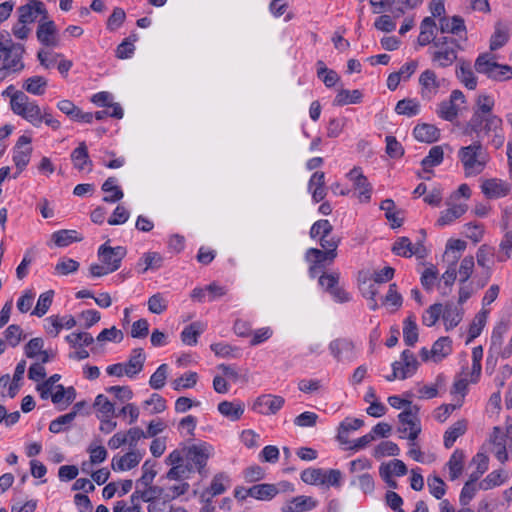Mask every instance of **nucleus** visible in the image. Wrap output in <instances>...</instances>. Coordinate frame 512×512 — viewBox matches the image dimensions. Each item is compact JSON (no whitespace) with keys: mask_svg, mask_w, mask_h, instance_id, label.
Wrapping results in <instances>:
<instances>
[{"mask_svg":"<svg viewBox=\"0 0 512 512\" xmlns=\"http://www.w3.org/2000/svg\"><path fill=\"white\" fill-rule=\"evenodd\" d=\"M456 76L464 86L470 90H474L477 86V79L471 69L469 62L465 60L459 61V66L456 69Z\"/></svg>","mask_w":512,"mask_h":512,"instance_id":"nucleus-20","label":"nucleus"},{"mask_svg":"<svg viewBox=\"0 0 512 512\" xmlns=\"http://www.w3.org/2000/svg\"><path fill=\"white\" fill-rule=\"evenodd\" d=\"M414 137L420 142L432 143L438 140L439 130L431 124H418L413 130Z\"/></svg>","mask_w":512,"mask_h":512,"instance_id":"nucleus-21","label":"nucleus"},{"mask_svg":"<svg viewBox=\"0 0 512 512\" xmlns=\"http://www.w3.org/2000/svg\"><path fill=\"white\" fill-rule=\"evenodd\" d=\"M198 375L196 372H188L185 375L175 379L173 381V388L177 391L181 389L192 388L196 385Z\"/></svg>","mask_w":512,"mask_h":512,"instance_id":"nucleus-60","label":"nucleus"},{"mask_svg":"<svg viewBox=\"0 0 512 512\" xmlns=\"http://www.w3.org/2000/svg\"><path fill=\"white\" fill-rule=\"evenodd\" d=\"M494 99L486 94L477 97L476 107L470 120L464 128V134L472 136L476 134L480 138L481 133L488 135L490 132H496L502 126V119L492 113Z\"/></svg>","mask_w":512,"mask_h":512,"instance_id":"nucleus-1","label":"nucleus"},{"mask_svg":"<svg viewBox=\"0 0 512 512\" xmlns=\"http://www.w3.org/2000/svg\"><path fill=\"white\" fill-rule=\"evenodd\" d=\"M293 507L289 508L291 512H302L316 507V501L312 497L297 496L292 500Z\"/></svg>","mask_w":512,"mask_h":512,"instance_id":"nucleus-57","label":"nucleus"},{"mask_svg":"<svg viewBox=\"0 0 512 512\" xmlns=\"http://www.w3.org/2000/svg\"><path fill=\"white\" fill-rule=\"evenodd\" d=\"M56 32L55 24L53 21L42 23L37 29L38 40L46 46H56L54 34Z\"/></svg>","mask_w":512,"mask_h":512,"instance_id":"nucleus-33","label":"nucleus"},{"mask_svg":"<svg viewBox=\"0 0 512 512\" xmlns=\"http://www.w3.org/2000/svg\"><path fill=\"white\" fill-rule=\"evenodd\" d=\"M458 157L466 176L480 174L489 161V155L479 138L470 145L461 147L458 151Z\"/></svg>","mask_w":512,"mask_h":512,"instance_id":"nucleus-2","label":"nucleus"},{"mask_svg":"<svg viewBox=\"0 0 512 512\" xmlns=\"http://www.w3.org/2000/svg\"><path fill=\"white\" fill-rule=\"evenodd\" d=\"M11 110L34 127H39L42 123L41 108L35 101H31L24 92H18L12 97Z\"/></svg>","mask_w":512,"mask_h":512,"instance_id":"nucleus-5","label":"nucleus"},{"mask_svg":"<svg viewBox=\"0 0 512 512\" xmlns=\"http://www.w3.org/2000/svg\"><path fill=\"white\" fill-rule=\"evenodd\" d=\"M483 194L489 199H496L506 196L509 191V184L500 179H487L481 185Z\"/></svg>","mask_w":512,"mask_h":512,"instance_id":"nucleus-11","label":"nucleus"},{"mask_svg":"<svg viewBox=\"0 0 512 512\" xmlns=\"http://www.w3.org/2000/svg\"><path fill=\"white\" fill-rule=\"evenodd\" d=\"M53 295L54 292L52 290L42 293L38 298L36 307L34 308L32 314L38 317L44 316L52 304Z\"/></svg>","mask_w":512,"mask_h":512,"instance_id":"nucleus-51","label":"nucleus"},{"mask_svg":"<svg viewBox=\"0 0 512 512\" xmlns=\"http://www.w3.org/2000/svg\"><path fill=\"white\" fill-rule=\"evenodd\" d=\"M168 376V365L161 364L151 375L149 385L155 390L162 389Z\"/></svg>","mask_w":512,"mask_h":512,"instance_id":"nucleus-52","label":"nucleus"},{"mask_svg":"<svg viewBox=\"0 0 512 512\" xmlns=\"http://www.w3.org/2000/svg\"><path fill=\"white\" fill-rule=\"evenodd\" d=\"M46 321L51 323L53 327H56V331L48 329V333L51 334L53 337L58 336L62 328L71 329L76 325V320L71 315H67L62 318H60L59 316H50L46 319Z\"/></svg>","mask_w":512,"mask_h":512,"instance_id":"nucleus-37","label":"nucleus"},{"mask_svg":"<svg viewBox=\"0 0 512 512\" xmlns=\"http://www.w3.org/2000/svg\"><path fill=\"white\" fill-rule=\"evenodd\" d=\"M71 160L73 165L79 171H84L87 168L88 172L92 171V161L89 157L88 148L85 142L79 143L71 153Z\"/></svg>","mask_w":512,"mask_h":512,"instance_id":"nucleus-16","label":"nucleus"},{"mask_svg":"<svg viewBox=\"0 0 512 512\" xmlns=\"http://www.w3.org/2000/svg\"><path fill=\"white\" fill-rule=\"evenodd\" d=\"M444 151L441 146H433L428 155L422 159L421 165L425 172H429L430 168L442 163Z\"/></svg>","mask_w":512,"mask_h":512,"instance_id":"nucleus-41","label":"nucleus"},{"mask_svg":"<svg viewBox=\"0 0 512 512\" xmlns=\"http://www.w3.org/2000/svg\"><path fill=\"white\" fill-rule=\"evenodd\" d=\"M350 485L358 486L360 490L365 494H371L375 488L374 479L369 473H363L354 477L350 481Z\"/></svg>","mask_w":512,"mask_h":512,"instance_id":"nucleus-49","label":"nucleus"},{"mask_svg":"<svg viewBox=\"0 0 512 512\" xmlns=\"http://www.w3.org/2000/svg\"><path fill=\"white\" fill-rule=\"evenodd\" d=\"M380 209L385 211V216L391 222L392 228H398L402 225L403 219L398 216V212H394L395 203L392 199L382 201Z\"/></svg>","mask_w":512,"mask_h":512,"instance_id":"nucleus-46","label":"nucleus"},{"mask_svg":"<svg viewBox=\"0 0 512 512\" xmlns=\"http://www.w3.org/2000/svg\"><path fill=\"white\" fill-rule=\"evenodd\" d=\"M392 252L402 257L418 255V250H414V246L408 237L398 238L392 246Z\"/></svg>","mask_w":512,"mask_h":512,"instance_id":"nucleus-44","label":"nucleus"},{"mask_svg":"<svg viewBox=\"0 0 512 512\" xmlns=\"http://www.w3.org/2000/svg\"><path fill=\"white\" fill-rule=\"evenodd\" d=\"M442 316V304L435 303L431 305L422 316V323L428 327L433 326Z\"/></svg>","mask_w":512,"mask_h":512,"instance_id":"nucleus-56","label":"nucleus"},{"mask_svg":"<svg viewBox=\"0 0 512 512\" xmlns=\"http://www.w3.org/2000/svg\"><path fill=\"white\" fill-rule=\"evenodd\" d=\"M245 410V405L242 402L222 401L218 404V411L231 421L239 420Z\"/></svg>","mask_w":512,"mask_h":512,"instance_id":"nucleus-18","label":"nucleus"},{"mask_svg":"<svg viewBox=\"0 0 512 512\" xmlns=\"http://www.w3.org/2000/svg\"><path fill=\"white\" fill-rule=\"evenodd\" d=\"M395 111L399 115L412 117L420 112V104L416 99L405 98L398 101Z\"/></svg>","mask_w":512,"mask_h":512,"instance_id":"nucleus-40","label":"nucleus"},{"mask_svg":"<svg viewBox=\"0 0 512 512\" xmlns=\"http://www.w3.org/2000/svg\"><path fill=\"white\" fill-rule=\"evenodd\" d=\"M126 248L122 246L111 247L107 243L98 249V257L111 273L118 270L123 258L126 256Z\"/></svg>","mask_w":512,"mask_h":512,"instance_id":"nucleus-8","label":"nucleus"},{"mask_svg":"<svg viewBox=\"0 0 512 512\" xmlns=\"http://www.w3.org/2000/svg\"><path fill=\"white\" fill-rule=\"evenodd\" d=\"M147 304L148 310L154 314H162L168 307V302L161 293L152 295Z\"/></svg>","mask_w":512,"mask_h":512,"instance_id":"nucleus-58","label":"nucleus"},{"mask_svg":"<svg viewBox=\"0 0 512 512\" xmlns=\"http://www.w3.org/2000/svg\"><path fill=\"white\" fill-rule=\"evenodd\" d=\"M467 210V205H454L441 212L440 217L437 220L438 226H445L452 223L454 220L461 217Z\"/></svg>","mask_w":512,"mask_h":512,"instance_id":"nucleus-35","label":"nucleus"},{"mask_svg":"<svg viewBox=\"0 0 512 512\" xmlns=\"http://www.w3.org/2000/svg\"><path fill=\"white\" fill-rule=\"evenodd\" d=\"M488 312V310L482 309L475 315L472 323L469 326L468 338L466 340L467 344L473 341L481 334L487 321Z\"/></svg>","mask_w":512,"mask_h":512,"instance_id":"nucleus-30","label":"nucleus"},{"mask_svg":"<svg viewBox=\"0 0 512 512\" xmlns=\"http://www.w3.org/2000/svg\"><path fill=\"white\" fill-rule=\"evenodd\" d=\"M511 22L499 20L495 23V31L490 38V50L495 51L503 47L509 40Z\"/></svg>","mask_w":512,"mask_h":512,"instance_id":"nucleus-12","label":"nucleus"},{"mask_svg":"<svg viewBox=\"0 0 512 512\" xmlns=\"http://www.w3.org/2000/svg\"><path fill=\"white\" fill-rule=\"evenodd\" d=\"M467 430V422L466 420H458L451 427H449L444 433V446L449 449L451 448L455 441L462 435L465 434Z\"/></svg>","mask_w":512,"mask_h":512,"instance_id":"nucleus-23","label":"nucleus"},{"mask_svg":"<svg viewBox=\"0 0 512 512\" xmlns=\"http://www.w3.org/2000/svg\"><path fill=\"white\" fill-rule=\"evenodd\" d=\"M329 349L332 355L337 359L341 360L342 355L352 356L354 350V344L349 339H336L329 345Z\"/></svg>","mask_w":512,"mask_h":512,"instance_id":"nucleus-31","label":"nucleus"},{"mask_svg":"<svg viewBox=\"0 0 512 512\" xmlns=\"http://www.w3.org/2000/svg\"><path fill=\"white\" fill-rule=\"evenodd\" d=\"M301 480L309 485L326 484L325 470L320 468H307L301 473Z\"/></svg>","mask_w":512,"mask_h":512,"instance_id":"nucleus-36","label":"nucleus"},{"mask_svg":"<svg viewBox=\"0 0 512 512\" xmlns=\"http://www.w3.org/2000/svg\"><path fill=\"white\" fill-rule=\"evenodd\" d=\"M94 407L98 411L97 417H114L116 415L115 412V404L112 403L106 396L103 394H99L95 398Z\"/></svg>","mask_w":512,"mask_h":512,"instance_id":"nucleus-42","label":"nucleus"},{"mask_svg":"<svg viewBox=\"0 0 512 512\" xmlns=\"http://www.w3.org/2000/svg\"><path fill=\"white\" fill-rule=\"evenodd\" d=\"M116 178L109 177L103 184H102V190L105 193L112 192V195L105 196L103 198L104 202L107 203H115L123 198V191L116 185Z\"/></svg>","mask_w":512,"mask_h":512,"instance_id":"nucleus-43","label":"nucleus"},{"mask_svg":"<svg viewBox=\"0 0 512 512\" xmlns=\"http://www.w3.org/2000/svg\"><path fill=\"white\" fill-rule=\"evenodd\" d=\"M465 454L462 450L456 449L451 455L447 465L451 480H456L463 471Z\"/></svg>","mask_w":512,"mask_h":512,"instance_id":"nucleus-32","label":"nucleus"},{"mask_svg":"<svg viewBox=\"0 0 512 512\" xmlns=\"http://www.w3.org/2000/svg\"><path fill=\"white\" fill-rule=\"evenodd\" d=\"M432 361L438 363L447 357L451 351V340L449 337H440L432 345Z\"/></svg>","mask_w":512,"mask_h":512,"instance_id":"nucleus-27","label":"nucleus"},{"mask_svg":"<svg viewBox=\"0 0 512 512\" xmlns=\"http://www.w3.org/2000/svg\"><path fill=\"white\" fill-rule=\"evenodd\" d=\"M427 485L429 492L436 498V499H442V497L446 493V484L437 475L430 476L427 479Z\"/></svg>","mask_w":512,"mask_h":512,"instance_id":"nucleus-55","label":"nucleus"},{"mask_svg":"<svg viewBox=\"0 0 512 512\" xmlns=\"http://www.w3.org/2000/svg\"><path fill=\"white\" fill-rule=\"evenodd\" d=\"M505 478L503 476V470H495L489 473L479 484L478 488L480 490H489L496 486L501 485Z\"/></svg>","mask_w":512,"mask_h":512,"instance_id":"nucleus-50","label":"nucleus"},{"mask_svg":"<svg viewBox=\"0 0 512 512\" xmlns=\"http://www.w3.org/2000/svg\"><path fill=\"white\" fill-rule=\"evenodd\" d=\"M403 339L407 346H414L418 341V327L413 314L408 316L403 323Z\"/></svg>","mask_w":512,"mask_h":512,"instance_id":"nucleus-29","label":"nucleus"},{"mask_svg":"<svg viewBox=\"0 0 512 512\" xmlns=\"http://www.w3.org/2000/svg\"><path fill=\"white\" fill-rule=\"evenodd\" d=\"M140 462V458L138 456V454L134 451H130L128 453H126L125 455L117 458V457H114L112 459V469L113 470H119V471H124V470H130L134 467H136Z\"/></svg>","mask_w":512,"mask_h":512,"instance_id":"nucleus-24","label":"nucleus"},{"mask_svg":"<svg viewBox=\"0 0 512 512\" xmlns=\"http://www.w3.org/2000/svg\"><path fill=\"white\" fill-rule=\"evenodd\" d=\"M509 330V323L508 321H500L497 323V325L494 327L492 335H491V345H490V352L496 353L499 355L502 344H503V337Z\"/></svg>","mask_w":512,"mask_h":512,"instance_id":"nucleus-25","label":"nucleus"},{"mask_svg":"<svg viewBox=\"0 0 512 512\" xmlns=\"http://www.w3.org/2000/svg\"><path fill=\"white\" fill-rule=\"evenodd\" d=\"M144 489L141 490L140 497H142V501L150 503L151 501H158L160 499H163V492L162 486H153L150 484L149 486L143 487Z\"/></svg>","mask_w":512,"mask_h":512,"instance_id":"nucleus-62","label":"nucleus"},{"mask_svg":"<svg viewBox=\"0 0 512 512\" xmlns=\"http://www.w3.org/2000/svg\"><path fill=\"white\" fill-rule=\"evenodd\" d=\"M145 360L146 356L142 348L133 349L128 362L124 364L125 375L132 378L139 374L143 370Z\"/></svg>","mask_w":512,"mask_h":512,"instance_id":"nucleus-17","label":"nucleus"},{"mask_svg":"<svg viewBox=\"0 0 512 512\" xmlns=\"http://www.w3.org/2000/svg\"><path fill=\"white\" fill-rule=\"evenodd\" d=\"M189 488H190L189 483L185 482V481H182L177 484L162 487V489L164 490L163 499L172 501V500L178 498L179 496L187 493Z\"/></svg>","mask_w":512,"mask_h":512,"instance_id":"nucleus-48","label":"nucleus"},{"mask_svg":"<svg viewBox=\"0 0 512 512\" xmlns=\"http://www.w3.org/2000/svg\"><path fill=\"white\" fill-rule=\"evenodd\" d=\"M419 84L421 86V96L423 99L430 100L437 94L440 88V80L437 78L436 73L431 69L423 71L419 77Z\"/></svg>","mask_w":512,"mask_h":512,"instance_id":"nucleus-10","label":"nucleus"},{"mask_svg":"<svg viewBox=\"0 0 512 512\" xmlns=\"http://www.w3.org/2000/svg\"><path fill=\"white\" fill-rule=\"evenodd\" d=\"M125 19V11L120 7H115L107 20V29L110 31L118 29L124 23Z\"/></svg>","mask_w":512,"mask_h":512,"instance_id":"nucleus-64","label":"nucleus"},{"mask_svg":"<svg viewBox=\"0 0 512 512\" xmlns=\"http://www.w3.org/2000/svg\"><path fill=\"white\" fill-rule=\"evenodd\" d=\"M285 403V399L279 395L263 394L256 398L252 409L262 415H275Z\"/></svg>","mask_w":512,"mask_h":512,"instance_id":"nucleus-9","label":"nucleus"},{"mask_svg":"<svg viewBox=\"0 0 512 512\" xmlns=\"http://www.w3.org/2000/svg\"><path fill=\"white\" fill-rule=\"evenodd\" d=\"M475 70L494 81H507L512 79V66L499 64L490 53L480 54L475 60Z\"/></svg>","mask_w":512,"mask_h":512,"instance_id":"nucleus-4","label":"nucleus"},{"mask_svg":"<svg viewBox=\"0 0 512 512\" xmlns=\"http://www.w3.org/2000/svg\"><path fill=\"white\" fill-rule=\"evenodd\" d=\"M52 240L58 247H65L73 242H79L82 237L75 230H59L52 234Z\"/></svg>","mask_w":512,"mask_h":512,"instance_id":"nucleus-39","label":"nucleus"},{"mask_svg":"<svg viewBox=\"0 0 512 512\" xmlns=\"http://www.w3.org/2000/svg\"><path fill=\"white\" fill-rule=\"evenodd\" d=\"M439 29L441 33H450L459 35L460 32L466 31L464 19L460 16H453L451 19L443 17L439 20Z\"/></svg>","mask_w":512,"mask_h":512,"instance_id":"nucleus-22","label":"nucleus"},{"mask_svg":"<svg viewBox=\"0 0 512 512\" xmlns=\"http://www.w3.org/2000/svg\"><path fill=\"white\" fill-rule=\"evenodd\" d=\"M213 448L206 442L195 444L184 449L187 463L195 464L199 474H205V466L211 456Z\"/></svg>","mask_w":512,"mask_h":512,"instance_id":"nucleus-7","label":"nucleus"},{"mask_svg":"<svg viewBox=\"0 0 512 512\" xmlns=\"http://www.w3.org/2000/svg\"><path fill=\"white\" fill-rule=\"evenodd\" d=\"M193 471V466L189 463L172 466V468L166 473L165 478L167 480L183 481L189 477V474Z\"/></svg>","mask_w":512,"mask_h":512,"instance_id":"nucleus-47","label":"nucleus"},{"mask_svg":"<svg viewBox=\"0 0 512 512\" xmlns=\"http://www.w3.org/2000/svg\"><path fill=\"white\" fill-rule=\"evenodd\" d=\"M5 339L12 347H16L24 338L23 330L19 325L12 324L4 332Z\"/></svg>","mask_w":512,"mask_h":512,"instance_id":"nucleus-59","label":"nucleus"},{"mask_svg":"<svg viewBox=\"0 0 512 512\" xmlns=\"http://www.w3.org/2000/svg\"><path fill=\"white\" fill-rule=\"evenodd\" d=\"M348 177L354 183L355 188L360 190L359 199L368 202L371 198L372 187L361 170L356 167L353 168L348 173Z\"/></svg>","mask_w":512,"mask_h":512,"instance_id":"nucleus-13","label":"nucleus"},{"mask_svg":"<svg viewBox=\"0 0 512 512\" xmlns=\"http://www.w3.org/2000/svg\"><path fill=\"white\" fill-rule=\"evenodd\" d=\"M142 476L136 481V487H146L152 484L157 472L154 470L153 466L149 464V461H146L142 465Z\"/></svg>","mask_w":512,"mask_h":512,"instance_id":"nucleus-63","label":"nucleus"},{"mask_svg":"<svg viewBox=\"0 0 512 512\" xmlns=\"http://www.w3.org/2000/svg\"><path fill=\"white\" fill-rule=\"evenodd\" d=\"M47 80L43 76H33L23 83V89L34 95H42L45 92Z\"/></svg>","mask_w":512,"mask_h":512,"instance_id":"nucleus-45","label":"nucleus"},{"mask_svg":"<svg viewBox=\"0 0 512 512\" xmlns=\"http://www.w3.org/2000/svg\"><path fill=\"white\" fill-rule=\"evenodd\" d=\"M419 412L420 407L418 405L411 406L398 415V420L402 425L408 426L409 430L411 427H421Z\"/></svg>","mask_w":512,"mask_h":512,"instance_id":"nucleus-34","label":"nucleus"},{"mask_svg":"<svg viewBox=\"0 0 512 512\" xmlns=\"http://www.w3.org/2000/svg\"><path fill=\"white\" fill-rule=\"evenodd\" d=\"M278 492L276 485L263 483L248 488L246 494L257 500H271Z\"/></svg>","mask_w":512,"mask_h":512,"instance_id":"nucleus-19","label":"nucleus"},{"mask_svg":"<svg viewBox=\"0 0 512 512\" xmlns=\"http://www.w3.org/2000/svg\"><path fill=\"white\" fill-rule=\"evenodd\" d=\"M399 453L398 445L392 441H383L374 449V457L378 459L384 456H398Z\"/></svg>","mask_w":512,"mask_h":512,"instance_id":"nucleus-53","label":"nucleus"},{"mask_svg":"<svg viewBox=\"0 0 512 512\" xmlns=\"http://www.w3.org/2000/svg\"><path fill=\"white\" fill-rule=\"evenodd\" d=\"M337 257V253H333V249L330 251L320 250L318 248H309L305 253V259L308 262L323 266L324 261L332 262Z\"/></svg>","mask_w":512,"mask_h":512,"instance_id":"nucleus-28","label":"nucleus"},{"mask_svg":"<svg viewBox=\"0 0 512 512\" xmlns=\"http://www.w3.org/2000/svg\"><path fill=\"white\" fill-rule=\"evenodd\" d=\"M464 310L458 303L447 302L442 308V318L445 322L446 329H452L456 327L462 320Z\"/></svg>","mask_w":512,"mask_h":512,"instance_id":"nucleus-14","label":"nucleus"},{"mask_svg":"<svg viewBox=\"0 0 512 512\" xmlns=\"http://www.w3.org/2000/svg\"><path fill=\"white\" fill-rule=\"evenodd\" d=\"M362 93L360 90L340 89L333 100L334 106H345L348 104H358L362 101Z\"/></svg>","mask_w":512,"mask_h":512,"instance_id":"nucleus-26","label":"nucleus"},{"mask_svg":"<svg viewBox=\"0 0 512 512\" xmlns=\"http://www.w3.org/2000/svg\"><path fill=\"white\" fill-rule=\"evenodd\" d=\"M163 257L158 252H146L138 260L136 269L139 274H145L148 270H158L163 265Z\"/></svg>","mask_w":512,"mask_h":512,"instance_id":"nucleus-15","label":"nucleus"},{"mask_svg":"<svg viewBox=\"0 0 512 512\" xmlns=\"http://www.w3.org/2000/svg\"><path fill=\"white\" fill-rule=\"evenodd\" d=\"M419 367V362L414 353L408 349L401 353L400 360L392 363V374L386 376L387 381L395 379L404 380L414 375Z\"/></svg>","mask_w":512,"mask_h":512,"instance_id":"nucleus-6","label":"nucleus"},{"mask_svg":"<svg viewBox=\"0 0 512 512\" xmlns=\"http://www.w3.org/2000/svg\"><path fill=\"white\" fill-rule=\"evenodd\" d=\"M333 231V226L327 219H321L313 223L310 228L309 235L311 238L316 239L318 236H330Z\"/></svg>","mask_w":512,"mask_h":512,"instance_id":"nucleus-54","label":"nucleus"},{"mask_svg":"<svg viewBox=\"0 0 512 512\" xmlns=\"http://www.w3.org/2000/svg\"><path fill=\"white\" fill-rule=\"evenodd\" d=\"M438 114L442 119L452 122L458 116V108L451 101H443L439 105Z\"/></svg>","mask_w":512,"mask_h":512,"instance_id":"nucleus-61","label":"nucleus"},{"mask_svg":"<svg viewBox=\"0 0 512 512\" xmlns=\"http://www.w3.org/2000/svg\"><path fill=\"white\" fill-rule=\"evenodd\" d=\"M461 49L457 39L449 36L438 37L430 50L431 60L436 67H449L457 60V52Z\"/></svg>","mask_w":512,"mask_h":512,"instance_id":"nucleus-3","label":"nucleus"},{"mask_svg":"<svg viewBox=\"0 0 512 512\" xmlns=\"http://www.w3.org/2000/svg\"><path fill=\"white\" fill-rule=\"evenodd\" d=\"M203 332L200 322H193L186 326L181 332V340L184 344L194 346L197 344L198 336Z\"/></svg>","mask_w":512,"mask_h":512,"instance_id":"nucleus-38","label":"nucleus"}]
</instances>
